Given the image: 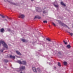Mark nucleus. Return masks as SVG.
<instances>
[{"label": "nucleus", "instance_id": "22", "mask_svg": "<svg viewBox=\"0 0 73 73\" xmlns=\"http://www.w3.org/2000/svg\"><path fill=\"white\" fill-rule=\"evenodd\" d=\"M58 66H61V65L60 62H58Z\"/></svg>", "mask_w": 73, "mask_h": 73}, {"label": "nucleus", "instance_id": "21", "mask_svg": "<svg viewBox=\"0 0 73 73\" xmlns=\"http://www.w3.org/2000/svg\"><path fill=\"white\" fill-rule=\"evenodd\" d=\"M1 16L4 19V18H5V16H4L3 15H1Z\"/></svg>", "mask_w": 73, "mask_h": 73}, {"label": "nucleus", "instance_id": "5", "mask_svg": "<svg viewBox=\"0 0 73 73\" xmlns=\"http://www.w3.org/2000/svg\"><path fill=\"white\" fill-rule=\"evenodd\" d=\"M19 18H22V19H23L25 17V15L23 14H21L19 16Z\"/></svg>", "mask_w": 73, "mask_h": 73}, {"label": "nucleus", "instance_id": "11", "mask_svg": "<svg viewBox=\"0 0 73 73\" xmlns=\"http://www.w3.org/2000/svg\"><path fill=\"white\" fill-rule=\"evenodd\" d=\"M60 4L61 5H63L64 7L66 6V5H65V4H64V3H63V2H61L60 3Z\"/></svg>", "mask_w": 73, "mask_h": 73}, {"label": "nucleus", "instance_id": "4", "mask_svg": "<svg viewBox=\"0 0 73 73\" xmlns=\"http://www.w3.org/2000/svg\"><path fill=\"white\" fill-rule=\"evenodd\" d=\"M59 23L60 24V25H61V26H64L65 27H67L68 29H69V27L65 24L63 23H62L60 21H59Z\"/></svg>", "mask_w": 73, "mask_h": 73}, {"label": "nucleus", "instance_id": "2", "mask_svg": "<svg viewBox=\"0 0 73 73\" xmlns=\"http://www.w3.org/2000/svg\"><path fill=\"white\" fill-rule=\"evenodd\" d=\"M17 62L18 63H19L20 64H23V65H26V64H27V62H26L25 61H23L22 62L20 60H18Z\"/></svg>", "mask_w": 73, "mask_h": 73}, {"label": "nucleus", "instance_id": "8", "mask_svg": "<svg viewBox=\"0 0 73 73\" xmlns=\"http://www.w3.org/2000/svg\"><path fill=\"white\" fill-rule=\"evenodd\" d=\"M33 70L34 72H37V70H36V68L35 67L33 68Z\"/></svg>", "mask_w": 73, "mask_h": 73}, {"label": "nucleus", "instance_id": "14", "mask_svg": "<svg viewBox=\"0 0 73 73\" xmlns=\"http://www.w3.org/2000/svg\"><path fill=\"white\" fill-rule=\"evenodd\" d=\"M68 33L70 34V35H71V36H73V33H70V32H68Z\"/></svg>", "mask_w": 73, "mask_h": 73}, {"label": "nucleus", "instance_id": "35", "mask_svg": "<svg viewBox=\"0 0 73 73\" xmlns=\"http://www.w3.org/2000/svg\"><path fill=\"white\" fill-rule=\"evenodd\" d=\"M18 70H19V69H18Z\"/></svg>", "mask_w": 73, "mask_h": 73}, {"label": "nucleus", "instance_id": "28", "mask_svg": "<svg viewBox=\"0 0 73 73\" xmlns=\"http://www.w3.org/2000/svg\"><path fill=\"white\" fill-rule=\"evenodd\" d=\"M3 21H7V20L6 19H4L3 20Z\"/></svg>", "mask_w": 73, "mask_h": 73}, {"label": "nucleus", "instance_id": "26", "mask_svg": "<svg viewBox=\"0 0 73 73\" xmlns=\"http://www.w3.org/2000/svg\"><path fill=\"white\" fill-rule=\"evenodd\" d=\"M63 42H64L65 44L66 45L67 44V42H65V41L64 40V41H63Z\"/></svg>", "mask_w": 73, "mask_h": 73}, {"label": "nucleus", "instance_id": "19", "mask_svg": "<svg viewBox=\"0 0 73 73\" xmlns=\"http://www.w3.org/2000/svg\"><path fill=\"white\" fill-rule=\"evenodd\" d=\"M4 61L5 62H8V61L7 60L5 59L4 60Z\"/></svg>", "mask_w": 73, "mask_h": 73}, {"label": "nucleus", "instance_id": "10", "mask_svg": "<svg viewBox=\"0 0 73 73\" xmlns=\"http://www.w3.org/2000/svg\"><path fill=\"white\" fill-rule=\"evenodd\" d=\"M16 52L18 54H19V55H21V53L20 52H19V51H16Z\"/></svg>", "mask_w": 73, "mask_h": 73}, {"label": "nucleus", "instance_id": "13", "mask_svg": "<svg viewBox=\"0 0 73 73\" xmlns=\"http://www.w3.org/2000/svg\"><path fill=\"white\" fill-rule=\"evenodd\" d=\"M54 6L55 7H56V8H57V7H58V4H57V5H56L55 4H54Z\"/></svg>", "mask_w": 73, "mask_h": 73}, {"label": "nucleus", "instance_id": "6", "mask_svg": "<svg viewBox=\"0 0 73 73\" xmlns=\"http://www.w3.org/2000/svg\"><path fill=\"white\" fill-rule=\"evenodd\" d=\"M36 9L37 11H38L40 12H41V9L39 8L38 7H36Z\"/></svg>", "mask_w": 73, "mask_h": 73}, {"label": "nucleus", "instance_id": "23", "mask_svg": "<svg viewBox=\"0 0 73 73\" xmlns=\"http://www.w3.org/2000/svg\"><path fill=\"white\" fill-rule=\"evenodd\" d=\"M43 13H47V12H46V11H43Z\"/></svg>", "mask_w": 73, "mask_h": 73}, {"label": "nucleus", "instance_id": "12", "mask_svg": "<svg viewBox=\"0 0 73 73\" xmlns=\"http://www.w3.org/2000/svg\"><path fill=\"white\" fill-rule=\"evenodd\" d=\"M63 63H64V65H67V62L66 61L64 62H63Z\"/></svg>", "mask_w": 73, "mask_h": 73}, {"label": "nucleus", "instance_id": "15", "mask_svg": "<svg viewBox=\"0 0 73 73\" xmlns=\"http://www.w3.org/2000/svg\"><path fill=\"white\" fill-rule=\"evenodd\" d=\"M4 30L3 29H1V32L3 33L4 32Z\"/></svg>", "mask_w": 73, "mask_h": 73}, {"label": "nucleus", "instance_id": "34", "mask_svg": "<svg viewBox=\"0 0 73 73\" xmlns=\"http://www.w3.org/2000/svg\"><path fill=\"white\" fill-rule=\"evenodd\" d=\"M3 50H5V49H4V48H3Z\"/></svg>", "mask_w": 73, "mask_h": 73}, {"label": "nucleus", "instance_id": "30", "mask_svg": "<svg viewBox=\"0 0 73 73\" xmlns=\"http://www.w3.org/2000/svg\"><path fill=\"white\" fill-rule=\"evenodd\" d=\"M1 52H3V50H1Z\"/></svg>", "mask_w": 73, "mask_h": 73}, {"label": "nucleus", "instance_id": "24", "mask_svg": "<svg viewBox=\"0 0 73 73\" xmlns=\"http://www.w3.org/2000/svg\"><path fill=\"white\" fill-rule=\"evenodd\" d=\"M43 23H47V21H43Z\"/></svg>", "mask_w": 73, "mask_h": 73}, {"label": "nucleus", "instance_id": "31", "mask_svg": "<svg viewBox=\"0 0 73 73\" xmlns=\"http://www.w3.org/2000/svg\"><path fill=\"white\" fill-rule=\"evenodd\" d=\"M20 73H24V72L23 73L22 72H21Z\"/></svg>", "mask_w": 73, "mask_h": 73}, {"label": "nucleus", "instance_id": "3", "mask_svg": "<svg viewBox=\"0 0 73 73\" xmlns=\"http://www.w3.org/2000/svg\"><path fill=\"white\" fill-rule=\"evenodd\" d=\"M24 69H25V66H22L20 67L19 70H17V71L19 72H20V71H23V70H24Z\"/></svg>", "mask_w": 73, "mask_h": 73}, {"label": "nucleus", "instance_id": "25", "mask_svg": "<svg viewBox=\"0 0 73 73\" xmlns=\"http://www.w3.org/2000/svg\"><path fill=\"white\" fill-rule=\"evenodd\" d=\"M7 17V19L9 20H11V18H8V17Z\"/></svg>", "mask_w": 73, "mask_h": 73}, {"label": "nucleus", "instance_id": "18", "mask_svg": "<svg viewBox=\"0 0 73 73\" xmlns=\"http://www.w3.org/2000/svg\"><path fill=\"white\" fill-rule=\"evenodd\" d=\"M21 40L23 42H25L26 41V40L24 39H22Z\"/></svg>", "mask_w": 73, "mask_h": 73}, {"label": "nucleus", "instance_id": "29", "mask_svg": "<svg viewBox=\"0 0 73 73\" xmlns=\"http://www.w3.org/2000/svg\"><path fill=\"white\" fill-rule=\"evenodd\" d=\"M8 31L9 32H11V29H8Z\"/></svg>", "mask_w": 73, "mask_h": 73}, {"label": "nucleus", "instance_id": "32", "mask_svg": "<svg viewBox=\"0 0 73 73\" xmlns=\"http://www.w3.org/2000/svg\"><path fill=\"white\" fill-rule=\"evenodd\" d=\"M31 1H33V0H31Z\"/></svg>", "mask_w": 73, "mask_h": 73}, {"label": "nucleus", "instance_id": "9", "mask_svg": "<svg viewBox=\"0 0 73 73\" xmlns=\"http://www.w3.org/2000/svg\"><path fill=\"white\" fill-rule=\"evenodd\" d=\"M10 57L11 58H15V56H12V55L10 56Z\"/></svg>", "mask_w": 73, "mask_h": 73}, {"label": "nucleus", "instance_id": "7", "mask_svg": "<svg viewBox=\"0 0 73 73\" xmlns=\"http://www.w3.org/2000/svg\"><path fill=\"white\" fill-rule=\"evenodd\" d=\"M36 18H37L38 19H40L41 18V17H40L38 16H36L34 18V19H36Z\"/></svg>", "mask_w": 73, "mask_h": 73}, {"label": "nucleus", "instance_id": "20", "mask_svg": "<svg viewBox=\"0 0 73 73\" xmlns=\"http://www.w3.org/2000/svg\"><path fill=\"white\" fill-rule=\"evenodd\" d=\"M54 4H57V1H55L54 3Z\"/></svg>", "mask_w": 73, "mask_h": 73}, {"label": "nucleus", "instance_id": "1", "mask_svg": "<svg viewBox=\"0 0 73 73\" xmlns=\"http://www.w3.org/2000/svg\"><path fill=\"white\" fill-rule=\"evenodd\" d=\"M1 44H2L4 47L6 48V49H8V46L7 45V44L5 43L4 41L3 40H0V45H1Z\"/></svg>", "mask_w": 73, "mask_h": 73}, {"label": "nucleus", "instance_id": "33", "mask_svg": "<svg viewBox=\"0 0 73 73\" xmlns=\"http://www.w3.org/2000/svg\"><path fill=\"white\" fill-rule=\"evenodd\" d=\"M1 16V15L0 14V16Z\"/></svg>", "mask_w": 73, "mask_h": 73}, {"label": "nucleus", "instance_id": "16", "mask_svg": "<svg viewBox=\"0 0 73 73\" xmlns=\"http://www.w3.org/2000/svg\"><path fill=\"white\" fill-rule=\"evenodd\" d=\"M46 40H47V41H50V39H49V38H46Z\"/></svg>", "mask_w": 73, "mask_h": 73}, {"label": "nucleus", "instance_id": "17", "mask_svg": "<svg viewBox=\"0 0 73 73\" xmlns=\"http://www.w3.org/2000/svg\"><path fill=\"white\" fill-rule=\"evenodd\" d=\"M71 46H70V45H68L67 46V48H70Z\"/></svg>", "mask_w": 73, "mask_h": 73}, {"label": "nucleus", "instance_id": "27", "mask_svg": "<svg viewBox=\"0 0 73 73\" xmlns=\"http://www.w3.org/2000/svg\"><path fill=\"white\" fill-rule=\"evenodd\" d=\"M52 24L53 25H54V26H56V25L55 24H54V23H52Z\"/></svg>", "mask_w": 73, "mask_h": 73}]
</instances>
